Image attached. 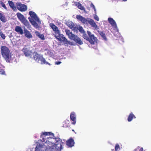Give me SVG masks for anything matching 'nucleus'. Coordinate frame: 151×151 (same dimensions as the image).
<instances>
[{
	"instance_id": "obj_23",
	"label": "nucleus",
	"mask_w": 151,
	"mask_h": 151,
	"mask_svg": "<svg viewBox=\"0 0 151 151\" xmlns=\"http://www.w3.org/2000/svg\"><path fill=\"white\" fill-rule=\"evenodd\" d=\"M69 121L68 120H67L64 122L63 123V127H64L67 128L70 125L68 123Z\"/></svg>"
},
{
	"instance_id": "obj_35",
	"label": "nucleus",
	"mask_w": 151,
	"mask_h": 151,
	"mask_svg": "<svg viewBox=\"0 0 151 151\" xmlns=\"http://www.w3.org/2000/svg\"><path fill=\"white\" fill-rule=\"evenodd\" d=\"M94 18L97 21H99V18L97 15H96L94 16Z\"/></svg>"
},
{
	"instance_id": "obj_39",
	"label": "nucleus",
	"mask_w": 151,
	"mask_h": 151,
	"mask_svg": "<svg viewBox=\"0 0 151 151\" xmlns=\"http://www.w3.org/2000/svg\"><path fill=\"white\" fill-rule=\"evenodd\" d=\"M4 73H5V72L4 71H3V72H2L1 73V72L0 71V73H1L2 74H4Z\"/></svg>"
},
{
	"instance_id": "obj_3",
	"label": "nucleus",
	"mask_w": 151,
	"mask_h": 151,
	"mask_svg": "<svg viewBox=\"0 0 151 151\" xmlns=\"http://www.w3.org/2000/svg\"><path fill=\"white\" fill-rule=\"evenodd\" d=\"M65 31L66 34L68 36L69 38L71 40H73L76 42L80 45L83 44V41L78 37L77 36L75 35L70 32L68 29H65Z\"/></svg>"
},
{
	"instance_id": "obj_30",
	"label": "nucleus",
	"mask_w": 151,
	"mask_h": 151,
	"mask_svg": "<svg viewBox=\"0 0 151 151\" xmlns=\"http://www.w3.org/2000/svg\"><path fill=\"white\" fill-rule=\"evenodd\" d=\"M67 41H65V43L64 45H68L69 44L71 45H73V43L72 42H70V41H68L67 39Z\"/></svg>"
},
{
	"instance_id": "obj_2",
	"label": "nucleus",
	"mask_w": 151,
	"mask_h": 151,
	"mask_svg": "<svg viewBox=\"0 0 151 151\" xmlns=\"http://www.w3.org/2000/svg\"><path fill=\"white\" fill-rule=\"evenodd\" d=\"M76 19L80 21L83 23L87 24L88 23L95 29H99V27L94 20L92 19H90V20H88L85 17H82L81 15H77L76 16Z\"/></svg>"
},
{
	"instance_id": "obj_6",
	"label": "nucleus",
	"mask_w": 151,
	"mask_h": 151,
	"mask_svg": "<svg viewBox=\"0 0 151 151\" xmlns=\"http://www.w3.org/2000/svg\"><path fill=\"white\" fill-rule=\"evenodd\" d=\"M87 33L89 36V39L87 41L92 45H94L96 42L97 38L93 34H91V33L89 31H88Z\"/></svg>"
},
{
	"instance_id": "obj_20",
	"label": "nucleus",
	"mask_w": 151,
	"mask_h": 151,
	"mask_svg": "<svg viewBox=\"0 0 151 151\" xmlns=\"http://www.w3.org/2000/svg\"><path fill=\"white\" fill-rule=\"evenodd\" d=\"M0 20L3 22L5 23L7 21L6 19L4 14H2L0 12Z\"/></svg>"
},
{
	"instance_id": "obj_17",
	"label": "nucleus",
	"mask_w": 151,
	"mask_h": 151,
	"mask_svg": "<svg viewBox=\"0 0 151 151\" xmlns=\"http://www.w3.org/2000/svg\"><path fill=\"white\" fill-rule=\"evenodd\" d=\"M23 52L26 56L29 57L31 56L32 52L28 49L27 48L23 49Z\"/></svg>"
},
{
	"instance_id": "obj_7",
	"label": "nucleus",
	"mask_w": 151,
	"mask_h": 151,
	"mask_svg": "<svg viewBox=\"0 0 151 151\" xmlns=\"http://www.w3.org/2000/svg\"><path fill=\"white\" fill-rule=\"evenodd\" d=\"M16 6L17 9L21 12H25L27 9V6L26 5L20 2L16 3Z\"/></svg>"
},
{
	"instance_id": "obj_33",
	"label": "nucleus",
	"mask_w": 151,
	"mask_h": 151,
	"mask_svg": "<svg viewBox=\"0 0 151 151\" xmlns=\"http://www.w3.org/2000/svg\"><path fill=\"white\" fill-rule=\"evenodd\" d=\"M1 4L4 8L5 9H7L6 7L5 4L3 2H1Z\"/></svg>"
},
{
	"instance_id": "obj_42",
	"label": "nucleus",
	"mask_w": 151,
	"mask_h": 151,
	"mask_svg": "<svg viewBox=\"0 0 151 151\" xmlns=\"http://www.w3.org/2000/svg\"><path fill=\"white\" fill-rule=\"evenodd\" d=\"M50 144H50V145H52V144H51V143H51V142H50Z\"/></svg>"
},
{
	"instance_id": "obj_4",
	"label": "nucleus",
	"mask_w": 151,
	"mask_h": 151,
	"mask_svg": "<svg viewBox=\"0 0 151 151\" xmlns=\"http://www.w3.org/2000/svg\"><path fill=\"white\" fill-rule=\"evenodd\" d=\"M33 58L35 61L39 63V61H41L42 64H48L50 65L51 64L46 62L45 59L43 57L42 55L38 54L37 52H34L33 54Z\"/></svg>"
},
{
	"instance_id": "obj_38",
	"label": "nucleus",
	"mask_w": 151,
	"mask_h": 151,
	"mask_svg": "<svg viewBox=\"0 0 151 151\" xmlns=\"http://www.w3.org/2000/svg\"><path fill=\"white\" fill-rule=\"evenodd\" d=\"M61 63H62L61 62L58 61L56 62H55V64L57 65H59L60 64H61Z\"/></svg>"
},
{
	"instance_id": "obj_32",
	"label": "nucleus",
	"mask_w": 151,
	"mask_h": 151,
	"mask_svg": "<svg viewBox=\"0 0 151 151\" xmlns=\"http://www.w3.org/2000/svg\"><path fill=\"white\" fill-rule=\"evenodd\" d=\"M137 151H143V149L142 147L140 148L139 147H137L136 149Z\"/></svg>"
},
{
	"instance_id": "obj_16",
	"label": "nucleus",
	"mask_w": 151,
	"mask_h": 151,
	"mask_svg": "<svg viewBox=\"0 0 151 151\" xmlns=\"http://www.w3.org/2000/svg\"><path fill=\"white\" fill-rule=\"evenodd\" d=\"M28 19H29L30 22H31L32 25L35 28H38L39 27V26L38 25V24L33 19H31V18L29 17L28 18Z\"/></svg>"
},
{
	"instance_id": "obj_25",
	"label": "nucleus",
	"mask_w": 151,
	"mask_h": 151,
	"mask_svg": "<svg viewBox=\"0 0 151 151\" xmlns=\"http://www.w3.org/2000/svg\"><path fill=\"white\" fill-rule=\"evenodd\" d=\"M43 134L45 136L47 135H53L54 136V134L50 132H45L43 133Z\"/></svg>"
},
{
	"instance_id": "obj_28",
	"label": "nucleus",
	"mask_w": 151,
	"mask_h": 151,
	"mask_svg": "<svg viewBox=\"0 0 151 151\" xmlns=\"http://www.w3.org/2000/svg\"><path fill=\"white\" fill-rule=\"evenodd\" d=\"M78 30H79V31L81 34H83L84 32H85L84 30V29H83V27L81 26L79 27Z\"/></svg>"
},
{
	"instance_id": "obj_10",
	"label": "nucleus",
	"mask_w": 151,
	"mask_h": 151,
	"mask_svg": "<svg viewBox=\"0 0 151 151\" xmlns=\"http://www.w3.org/2000/svg\"><path fill=\"white\" fill-rule=\"evenodd\" d=\"M70 118L71 124L75 125L76 122V116L74 112H72L71 113Z\"/></svg>"
},
{
	"instance_id": "obj_36",
	"label": "nucleus",
	"mask_w": 151,
	"mask_h": 151,
	"mask_svg": "<svg viewBox=\"0 0 151 151\" xmlns=\"http://www.w3.org/2000/svg\"><path fill=\"white\" fill-rule=\"evenodd\" d=\"M72 23H73L72 22H67V26L69 27V25H71L72 24Z\"/></svg>"
},
{
	"instance_id": "obj_5",
	"label": "nucleus",
	"mask_w": 151,
	"mask_h": 151,
	"mask_svg": "<svg viewBox=\"0 0 151 151\" xmlns=\"http://www.w3.org/2000/svg\"><path fill=\"white\" fill-rule=\"evenodd\" d=\"M17 15L18 18L22 23H23L27 28H29L30 27V25L28 21L25 19L23 15L19 12L17 13Z\"/></svg>"
},
{
	"instance_id": "obj_14",
	"label": "nucleus",
	"mask_w": 151,
	"mask_h": 151,
	"mask_svg": "<svg viewBox=\"0 0 151 151\" xmlns=\"http://www.w3.org/2000/svg\"><path fill=\"white\" fill-rule=\"evenodd\" d=\"M15 30L19 34L22 35L24 33L23 29L19 26H16L15 27Z\"/></svg>"
},
{
	"instance_id": "obj_34",
	"label": "nucleus",
	"mask_w": 151,
	"mask_h": 151,
	"mask_svg": "<svg viewBox=\"0 0 151 151\" xmlns=\"http://www.w3.org/2000/svg\"><path fill=\"white\" fill-rule=\"evenodd\" d=\"M90 6H91V7L94 10H96L95 6H94V5L92 3H91V4H90Z\"/></svg>"
},
{
	"instance_id": "obj_21",
	"label": "nucleus",
	"mask_w": 151,
	"mask_h": 151,
	"mask_svg": "<svg viewBox=\"0 0 151 151\" xmlns=\"http://www.w3.org/2000/svg\"><path fill=\"white\" fill-rule=\"evenodd\" d=\"M10 7L13 10H14L16 9V6L14 5V3L12 1H8Z\"/></svg>"
},
{
	"instance_id": "obj_29",
	"label": "nucleus",
	"mask_w": 151,
	"mask_h": 151,
	"mask_svg": "<svg viewBox=\"0 0 151 151\" xmlns=\"http://www.w3.org/2000/svg\"><path fill=\"white\" fill-rule=\"evenodd\" d=\"M0 36L4 40L5 39L6 36L1 31L0 32Z\"/></svg>"
},
{
	"instance_id": "obj_31",
	"label": "nucleus",
	"mask_w": 151,
	"mask_h": 151,
	"mask_svg": "<svg viewBox=\"0 0 151 151\" xmlns=\"http://www.w3.org/2000/svg\"><path fill=\"white\" fill-rule=\"evenodd\" d=\"M69 27L73 30L75 29L76 26L73 23H72L71 25H69Z\"/></svg>"
},
{
	"instance_id": "obj_37",
	"label": "nucleus",
	"mask_w": 151,
	"mask_h": 151,
	"mask_svg": "<svg viewBox=\"0 0 151 151\" xmlns=\"http://www.w3.org/2000/svg\"><path fill=\"white\" fill-rule=\"evenodd\" d=\"M39 147L36 146L35 148V151H40Z\"/></svg>"
},
{
	"instance_id": "obj_13",
	"label": "nucleus",
	"mask_w": 151,
	"mask_h": 151,
	"mask_svg": "<svg viewBox=\"0 0 151 151\" xmlns=\"http://www.w3.org/2000/svg\"><path fill=\"white\" fill-rule=\"evenodd\" d=\"M51 28L53 31H54L55 34H57L60 32L58 27L56 26L53 23H51L50 24Z\"/></svg>"
},
{
	"instance_id": "obj_22",
	"label": "nucleus",
	"mask_w": 151,
	"mask_h": 151,
	"mask_svg": "<svg viewBox=\"0 0 151 151\" xmlns=\"http://www.w3.org/2000/svg\"><path fill=\"white\" fill-rule=\"evenodd\" d=\"M121 148L119 146V145L118 144H116L115 145V150L114 149H112V151H120Z\"/></svg>"
},
{
	"instance_id": "obj_8",
	"label": "nucleus",
	"mask_w": 151,
	"mask_h": 151,
	"mask_svg": "<svg viewBox=\"0 0 151 151\" xmlns=\"http://www.w3.org/2000/svg\"><path fill=\"white\" fill-rule=\"evenodd\" d=\"M55 37L59 41L63 42L64 44L66 41L67 42V39L63 34H60V32L57 34H55Z\"/></svg>"
},
{
	"instance_id": "obj_24",
	"label": "nucleus",
	"mask_w": 151,
	"mask_h": 151,
	"mask_svg": "<svg viewBox=\"0 0 151 151\" xmlns=\"http://www.w3.org/2000/svg\"><path fill=\"white\" fill-rule=\"evenodd\" d=\"M99 34L104 40H106V35L103 32H100L99 33Z\"/></svg>"
},
{
	"instance_id": "obj_11",
	"label": "nucleus",
	"mask_w": 151,
	"mask_h": 151,
	"mask_svg": "<svg viewBox=\"0 0 151 151\" xmlns=\"http://www.w3.org/2000/svg\"><path fill=\"white\" fill-rule=\"evenodd\" d=\"M108 21L111 26L115 29H117V26L116 22L114 19L111 18H109Z\"/></svg>"
},
{
	"instance_id": "obj_15",
	"label": "nucleus",
	"mask_w": 151,
	"mask_h": 151,
	"mask_svg": "<svg viewBox=\"0 0 151 151\" xmlns=\"http://www.w3.org/2000/svg\"><path fill=\"white\" fill-rule=\"evenodd\" d=\"M24 35L26 37L29 39L32 38V35L30 32L27 29L24 28Z\"/></svg>"
},
{
	"instance_id": "obj_1",
	"label": "nucleus",
	"mask_w": 151,
	"mask_h": 151,
	"mask_svg": "<svg viewBox=\"0 0 151 151\" xmlns=\"http://www.w3.org/2000/svg\"><path fill=\"white\" fill-rule=\"evenodd\" d=\"M1 54L3 58L7 62H10L11 58V53L9 48L6 46H1Z\"/></svg>"
},
{
	"instance_id": "obj_18",
	"label": "nucleus",
	"mask_w": 151,
	"mask_h": 151,
	"mask_svg": "<svg viewBox=\"0 0 151 151\" xmlns=\"http://www.w3.org/2000/svg\"><path fill=\"white\" fill-rule=\"evenodd\" d=\"M136 118L135 115L133 114L132 112H131L127 118V120L129 122L132 121L133 119Z\"/></svg>"
},
{
	"instance_id": "obj_41",
	"label": "nucleus",
	"mask_w": 151,
	"mask_h": 151,
	"mask_svg": "<svg viewBox=\"0 0 151 151\" xmlns=\"http://www.w3.org/2000/svg\"><path fill=\"white\" fill-rule=\"evenodd\" d=\"M47 142L46 141L45 142V143H47Z\"/></svg>"
},
{
	"instance_id": "obj_19",
	"label": "nucleus",
	"mask_w": 151,
	"mask_h": 151,
	"mask_svg": "<svg viewBox=\"0 0 151 151\" xmlns=\"http://www.w3.org/2000/svg\"><path fill=\"white\" fill-rule=\"evenodd\" d=\"M35 34L41 40H44L45 39L44 36L43 34L40 33L38 31H36L35 32Z\"/></svg>"
},
{
	"instance_id": "obj_12",
	"label": "nucleus",
	"mask_w": 151,
	"mask_h": 151,
	"mask_svg": "<svg viewBox=\"0 0 151 151\" xmlns=\"http://www.w3.org/2000/svg\"><path fill=\"white\" fill-rule=\"evenodd\" d=\"M75 142L73 139L72 138H70L66 142L67 145L70 147H72L74 146Z\"/></svg>"
},
{
	"instance_id": "obj_26",
	"label": "nucleus",
	"mask_w": 151,
	"mask_h": 151,
	"mask_svg": "<svg viewBox=\"0 0 151 151\" xmlns=\"http://www.w3.org/2000/svg\"><path fill=\"white\" fill-rule=\"evenodd\" d=\"M82 34L83 37L84 39H86V40L89 39V37H88L86 32H85Z\"/></svg>"
},
{
	"instance_id": "obj_9",
	"label": "nucleus",
	"mask_w": 151,
	"mask_h": 151,
	"mask_svg": "<svg viewBox=\"0 0 151 151\" xmlns=\"http://www.w3.org/2000/svg\"><path fill=\"white\" fill-rule=\"evenodd\" d=\"M29 14L31 17L32 18V19H35L39 23H41L40 21V20L37 17L36 14L35 12L31 11L29 12Z\"/></svg>"
},
{
	"instance_id": "obj_27",
	"label": "nucleus",
	"mask_w": 151,
	"mask_h": 151,
	"mask_svg": "<svg viewBox=\"0 0 151 151\" xmlns=\"http://www.w3.org/2000/svg\"><path fill=\"white\" fill-rule=\"evenodd\" d=\"M77 6L79 9L81 10H83L84 9V8L82 6L81 4L79 2H78L77 4Z\"/></svg>"
},
{
	"instance_id": "obj_40",
	"label": "nucleus",
	"mask_w": 151,
	"mask_h": 151,
	"mask_svg": "<svg viewBox=\"0 0 151 151\" xmlns=\"http://www.w3.org/2000/svg\"><path fill=\"white\" fill-rule=\"evenodd\" d=\"M42 142H45V139H44V138H43V139H42Z\"/></svg>"
},
{
	"instance_id": "obj_43",
	"label": "nucleus",
	"mask_w": 151,
	"mask_h": 151,
	"mask_svg": "<svg viewBox=\"0 0 151 151\" xmlns=\"http://www.w3.org/2000/svg\"><path fill=\"white\" fill-rule=\"evenodd\" d=\"M72 131H73V132H74V129H73L72 130Z\"/></svg>"
}]
</instances>
